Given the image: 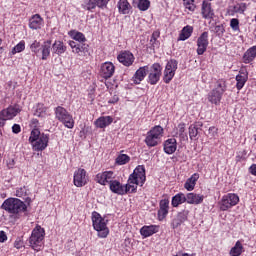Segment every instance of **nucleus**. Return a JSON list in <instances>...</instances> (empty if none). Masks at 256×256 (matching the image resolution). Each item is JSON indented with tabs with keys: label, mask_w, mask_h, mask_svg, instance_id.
I'll list each match as a JSON object with an SVG mask.
<instances>
[{
	"label": "nucleus",
	"mask_w": 256,
	"mask_h": 256,
	"mask_svg": "<svg viewBox=\"0 0 256 256\" xmlns=\"http://www.w3.org/2000/svg\"><path fill=\"white\" fill-rule=\"evenodd\" d=\"M1 209L11 214L13 219H21V215L27 211V204L19 198H8L2 203Z\"/></svg>",
	"instance_id": "obj_1"
},
{
	"label": "nucleus",
	"mask_w": 256,
	"mask_h": 256,
	"mask_svg": "<svg viewBox=\"0 0 256 256\" xmlns=\"http://www.w3.org/2000/svg\"><path fill=\"white\" fill-rule=\"evenodd\" d=\"M147 181V176L145 175V166L139 165L133 171V173L128 178V184L124 185L127 193H135L137 191V185L143 187Z\"/></svg>",
	"instance_id": "obj_2"
},
{
	"label": "nucleus",
	"mask_w": 256,
	"mask_h": 256,
	"mask_svg": "<svg viewBox=\"0 0 256 256\" xmlns=\"http://www.w3.org/2000/svg\"><path fill=\"white\" fill-rule=\"evenodd\" d=\"M29 142L31 143L34 151H45L49 145V135L42 133L39 129L34 128L31 131Z\"/></svg>",
	"instance_id": "obj_3"
},
{
	"label": "nucleus",
	"mask_w": 256,
	"mask_h": 256,
	"mask_svg": "<svg viewBox=\"0 0 256 256\" xmlns=\"http://www.w3.org/2000/svg\"><path fill=\"white\" fill-rule=\"evenodd\" d=\"M92 223L95 231L98 233V237L105 239L109 235V228H107V220L101 217V214L97 212L92 213Z\"/></svg>",
	"instance_id": "obj_4"
},
{
	"label": "nucleus",
	"mask_w": 256,
	"mask_h": 256,
	"mask_svg": "<svg viewBox=\"0 0 256 256\" xmlns=\"http://www.w3.org/2000/svg\"><path fill=\"white\" fill-rule=\"evenodd\" d=\"M55 117L60 123H63L67 129H73L75 127V120H73V116L69 114L67 109L63 106H57L54 109Z\"/></svg>",
	"instance_id": "obj_5"
},
{
	"label": "nucleus",
	"mask_w": 256,
	"mask_h": 256,
	"mask_svg": "<svg viewBox=\"0 0 256 256\" xmlns=\"http://www.w3.org/2000/svg\"><path fill=\"white\" fill-rule=\"evenodd\" d=\"M163 133L164 130L161 126H154L150 131H148L144 140L147 147H157V145L161 143Z\"/></svg>",
	"instance_id": "obj_6"
},
{
	"label": "nucleus",
	"mask_w": 256,
	"mask_h": 256,
	"mask_svg": "<svg viewBox=\"0 0 256 256\" xmlns=\"http://www.w3.org/2000/svg\"><path fill=\"white\" fill-rule=\"evenodd\" d=\"M45 239V230L41 226H36L29 238V243L34 251H41V245Z\"/></svg>",
	"instance_id": "obj_7"
},
{
	"label": "nucleus",
	"mask_w": 256,
	"mask_h": 256,
	"mask_svg": "<svg viewBox=\"0 0 256 256\" xmlns=\"http://www.w3.org/2000/svg\"><path fill=\"white\" fill-rule=\"evenodd\" d=\"M239 203V196L235 193H229L222 197L220 201V210L227 211Z\"/></svg>",
	"instance_id": "obj_8"
},
{
	"label": "nucleus",
	"mask_w": 256,
	"mask_h": 256,
	"mask_svg": "<svg viewBox=\"0 0 256 256\" xmlns=\"http://www.w3.org/2000/svg\"><path fill=\"white\" fill-rule=\"evenodd\" d=\"M20 112L21 108L19 107V104L11 105L0 112V120L3 121V124L5 125V121H9V119L17 117V114Z\"/></svg>",
	"instance_id": "obj_9"
},
{
	"label": "nucleus",
	"mask_w": 256,
	"mask_h": 256,
	"mask_svg": "<svg viewBox=\"0 0 256 256\" xmlns=\"http://www.w3.org/2000/svg\"><path fill=\"white\" fill-rule=\"evenodd\" d=\"M89 178L87 177V171L83 168H79L74 172V185L75 187H85Z\"/></svg>",
	"instance_id": "obj_10"
},
{
	"label": "nucleus",
	"mask_w": 256,
	"mask_h": 256,
	"mask_svg": "<svg viewBox=\"0 0 256 256\" xmlns=\"http://www.w3.org/2000/svg\"><path fill=\"white\" fill-rule=\"evenodd\" d=\"M209 47V32H203L197 39V54L203 55Z\"/></svg>",
	"instance_id": "obj_11"
},
{
	"label": "nucleus",
	"mask_w": 256,
	"mask_h": 256,
	"mask_svg": "<svg viewBox=\"0 0 256 256\" xmlns=\"http://www.w3.org/2000/svg\"><path fill=\"white\" fill-rule=\"evenodd\" d=\"M109 1L110 0H84L82 3V8H84L86 11H92V9H95V7L103 9L104 7H107Z\"/></svg>",
	"instance_id": "obj_12"
},
{
	"label": "nucleus",
	"mask_w": 256,
	"mask_h": 256,
	"mask_svg": "<svg viewBox=\"0 0 256 256\" xmlns=\"http://www.w3.org/2000/svg\"><path fill=\"white\" fill-rule=\"evenodd\" d=\"M161 75H162L161 66L160 65L152 66L148 73V83L150 85H157V83H159L161 79Z\"/></svg>",
	"instance_id": "obj_13"
},
{
	"label": "nucleus",
	"mask_w": 256,
	"mask_h": 256,
	"mask_svg": "<svg viewBox=\"0 0 256 256\" xmlns=\"http://www.w3.org/2000/svg\"><path fill=\"white\" fill-rule=\"evenodd\" d=\"M113 179H115V173L113 171H105L102 173H98L95 177L96 183H99L100 185H109L111 182H113Z\"/></svg>",
	"instance_id": "obj_14"
},
{
	"label": "nucleus",
	"mask_w": 256,
	"mask_h": 256,
	"mask_svg": "<svg viewBox=\"0 0 256 256\" xmlns=\"http://www.w3.org/2000/svg\"><path fill=\"white\" fill-rule=\"evenodd\" d=\"M247 79H249V73L247 72V68L245 66H243L240 71L239 74L236 76V89H238V91H241L242 87H245V83H247Z\"/></svg>",
	"instance_id": "obj_15"
},
{
	"label": "nucleus",
	"mask_w": 256,
	"mask_h": 256,
	"mask_svg": "<svg viewBox=\"0 0 256 256\" xmlns=\"http://www.w3.org/2000/svg\"><path fill=\"white\" fill-rule=\"evenodd\" d=\"M117 59L119 61V63H122V65H133V63L135 62V56L133 55V53H131V51H121L118 56Z\"/></svg>",
	"instance_id": "obj_16"
},
{
	"label": "nucleus",
	"mask_w": 256,
	"mask_h": 256,
	"mask_svg": "<svg viewBox=\"0 0 256 256\" xmlns=\"http://www.w3.org/2000/svg\"><path fill=\"white\" fill-rule=\"evenodd\" d=\"M185 198L186 203H188L189 205H201V203H203V200L205 199V196L191 192L187 193L185 195Z\"/></svg>",
	"instance_id": "obj_17"
},
{
	"label": "nucleus",
	"mask_w": 256,
	"mask_h": 256,
	"mask_svg": "<svg viewBox=\"0 0 256 256\" xmlns=\"http://www.w3.org/2000/svg\"><path fill=\"white\" fill-rule=\"evenodd\" d=\"M175 71H177V65H166V68L164 70V77L163 81L166 84L171 83L173 80V77H175Z\"/></svg>",
	"instance_id": "obj_18"
},
{
	"label": "nucleus",
	"mask_w": 256,
	"mask_h": 256,
	"mask_svg": "<svg viewBox=\"0 0 256 256\" xmlns=\"http://www.w3.org/2000/svg\"><path fill=\"white\" fill-rule=\"evenodd\" d=\"M177 151V139L169 138L164 142V152L167 155H173Z\"/></svg>",
	"instance_id": "obj_19"
},
{
	"label": "nucleus",
	"mask_w": 256,
	"mask_h": 256,
	"mask_svg": "<svg viewBox=\"0 0 256 256\" xmlns=\"http://www.w3.org/2000/svg\"><path fill=\"white\" fill-rule=\"evenodd\" d=\"M110 191L116 195H126L125 185L121 184V182L117 180L110 182Z\"/></svg>",
	"instance_id": "obj_20"
},
{
	"label": "nucleus",
	"mask_w": 256,
	"mask_h": 256,
	"mask_svg": "<svg viewBox=\"0 0 256 256\" xmlns=\"http://www.w3.org/2000/svg\"><path fill=\"white\" fill-rule=\"evenodd\" d=\"M159 205L160 209L158 210V217L162 220L169 214V199H162Z\"/></svg>",
	"instance_id": "obj_21"
},
{
	"label": "nucleus",
	"mask_w": 256,
	"mask_h": 256,
	"mask_svg": "<svg viewBox=\"0 0 256 256\" xmlns=\"http://www.w3.org/2000/svg\"><path fill=\"white\" fill-rule=\"evenodd\" d=\"M201 11L204 19H213V15H215L213 9L211 8V3L205 0L202 2Z\"/></svg>",
	"instance_id": "obj_22"
},
{
	"label": "nucleus",
	"mask_w": 256,
	"mask_h": 256,
	"mask_svg": "<svg viewBox=\"0 0 256 256\" xmlns=\"http://www.w3.org/2000/svg\"><path fill=\"white\" fill-rule=\"evenodd\" d=\"M43 25V18L39 14L33 15L29 20V27L30 29H41V26Z\"/></svg>",
	"instance_id": "obj_23"
},
{
	"label": "nucleus",
	"mask_w": 256,
	"mask_h": 256,
	"mask_svg": "<svg viewBox=\"0 0 256 256\" xmlns=\"http://www.w3.org/2000/svg\"><path fill=\"white\" fill-rule=\"evenodd\" d=\"M113 123V118L111 116H102L95 121L96 127L99 129H105Z\"/></svg>",
	"instance_id": "obj_24"
},
{
	"label": "nucleus",
	"mask_w": 256,
	"mask_h": 256,
	"mask_svg": "<svg viewBox=\"0 0 256 256\" xmlns=\"http://www.w3.org/2000/svg\"><path fill=\"white\" fill-rule=\"evenodd\" d=\"M147 76V66L140 67L134 74L133 81L136 85H139L143 79Z\"/></svg>",
	"instance_id": "obj_25"
},
{
	"label": "nucleus",
	"mask_w": 256,
	"mask_h": 256,
	"mask_svg": "<svg viewBox=\"0 0 256 256\" xmlns=\"http://www.w3.org/2000/svg\"><path fill=\"white\" fill-rule=\"evenodd\" d=\"M100 73L104 79H110L115 73V65H102Z\"/></svg>",
	"instance_id": "obj_26"
},
{
	"label": "nucleus",
	"mask_w": 256,
	"mask_h": 256,
	"mask_svg": "<svg viewBox=\"0 0 256 256\" xmlns=\"http://www.w3.org/2000/svg\"><path fill=\"white\" fill-rule=\"evenodd\" d=\"M222 98L223 94L214 89L208 94V101L210 103H213L214 105H219V103H221Z\"/></svg>",
	"instance_id": "obj_27"
},
{
	"label": "nucleus",
	"mask_w": 256,
	"mask_h": 256,
	"mask_svg": "<svg viewBox=\"0 0 256 256\" xmlns=\"http://www.w3.org/2000/svg\"><path fill=\"white\" fill-rule=\"evenodd\" d=\"M117 7L119 13L122 15H129V11H131V4H129V1L127 0H119Z\"/></svg>",
	"instance_id": "obj_28"
},
{
	"label": "nucleus",
	"mask_w": 256,
	"mask_h": 256,
	"mask_svg": "<svg viewBox=\"0 0 256 256\" xmlns=\"http://www.w3.org/2000/svg\"><path fill=\"white\" fill-rule=\"evenodd\" d=\"M67 51V46L61 41H55L52 45V53L56 55H63Z\"/></svg>",
	"instance_id": "obj_29"
},
{
	"label": "nucleus",
	"mask_w": 256,
	"mask_h": 256,
	"mask_svg": "<svg viewBox=\"0 0 256 256\" xmlns=\"http://www.w3.org/2000/svg\"><path fill=\"white\" fill-rule=\"evenodd\" d=\"M256 57V45L249 48L243 55V61L246 64L251 63Z\"/></svg>",
	"instance_id": "obj_30"
},
{
	"label": "nucleus",
	"mask_w": 256,
	"mask_h": 256,
	"mask_svg": "<svg viewBox=\"0 0 256 256\" xmlns=\"http://www.w3.org/2000/svg\"><path fill=\"white\" fill-rule=\"evenodd\" d=\"M193 35V26H185L179 35L178 41H187Z\"/></svg>",
	"instance_id": "obj_31"
},
{
	"label": "nucleus",
	"mask_w": 256,
	"mask_h": 256,
	"mask_svg": "<svg viewBox=\"0 0 256 256\" xmlns=\"http://www.w3.org/2000/svg\"><path fill=\"white\" fill-rule=\"evenodd\" d=\"M155 233H157V226H143L140 229V234L142 237H151V235H155Z\"/></svg>",
	"instance_id": "obj_32"
},
{
	"label": "nucleus",
	"mask_w": 256,
	"mask_h": 256,
	"mask_svg": "<svg viewBox=\"0 0 256 256\" xmlns=\"http://www.w3.org/2000/svg\"><path fill=\"white\" fill-rule=\"evenodd\" d=\"M51 47V40H47L41 45L40 49L42 51V59L44 61L47 60L49 55H51Z\"/></svg>",
	"instance_id": "obj_33"
},
{
	"label": "nucleus",
	"mask_w": 256,
	"mask_h": 256,
	"mask_svg": "<svg viewBox=\"0 0 256 256\" xmlns=\"http://www.w3.org/2000/svg\"><path fill=\"white\" fill-rule=\"evenodd\" d=\"M183 203H186L185 194L178 193L172 197V207H179L180 205H183Z\"/></svg>",
	"instance_id": "obj_34"
},
{
	"label": "nucleus",
	"mask_w": 256,
	"mask_h": 256,
	"mask_svg": "<svg viewBox=\"0 0 256 256\" xmlns=\"http://www.w3.org/2000/svg\"><path fill=\"white\" fill-rule=\"evenodd\" d=\"M241 253H243V244H241V241H237L235 245L231 248L229 255L241 256Z\"/></svg>",
	"instance_id": "obj_35"
},
{
	"label": "nucleus",
	"mask_w": 256,
	"mask_h": 256,
	"mask_svg": "<svg viewBox=\"0 0 256 256\" xmlns=\"http://www.w3.org/2000/svg\"><path fill=\"white\" fill-rule=\"evenodd\" d=\"M214 91L220 92L222 95L227 91V81L225 79H219L215 83Z\"/></svg>",
	"instance_id": "obj_36"
},
{
	"label": "nucleus",
	"mask_w": 256,
	"mask_h": 256,
	"mask_svg": "<svg viewBox=\"0 0 256 256\" xmlns=\"http://www.w3.org/2000/svg\"><path fill=\"white\" fill-rule=\"evenodd\" d=\"M34 115L35 117H41L42 119H45V117H47V107H45L43 104H38L36 106Z\"/></svg>",
	"instance_id": "obj_37"
},
{
	"label": "nucleus",
	"mask_w": 256,
	"mask_h": 256,
	"mask_svg": "<svg viewBox=\"0 0 256 256\" xmlns=\"http://www.w3.org/2000/svg\"><path fill=\"white\" fill-rule=\"evenodd\" d=\"M197 174H194L192 177H190L184 184V187L187 191H193L195 189V183H197Z\"/></svg>",
	"instance_id": "obj_38"
},
{
	"label": "nucleus",
	"mask_w": 256,
	"mask_h": 256,
	"mask_svg": "<svg viewBox=\"0 0 256 256\" xmlns=\"http://www.w3.org/2000/svg\"><path fill=\"white\" fill-rule=\"evenodd\" d=\"M197 135H199V126L197 124H191L189 126V137L191 141H196Z\"/></svg>",
	"instance_id": "obj_39"
},
{
	"label": "nucleus",
	"mask_w": 256,
	"mask_h": 256,
	"mask_svg": "<svg viewBox=\"0 0 256 256\" xmlns=\"http://www.w3.org/2000/svg\"><path fill=\"white\" fill-rule=\"evenodd\" d=\"M129 161H131V158L127 154H120L116 158L117 165H127V163H129Z\"/></svg>",
	"instance_id": "obj_40"
},
{
	"label": "nucleus",
	"mask_w": 256,
	"mask_h": 256,
	"mask_svg": "<svg viewBox=\"0 0 256 256\" xmlns=\"http://www.w3.org/2000/svg\"><path fill=\"white\" fill-rule=\"evenodd\" d=\"M22 51H25V41H20L16 46H14L11 54L15 55L17 53H21Z\"/></svg>",
	"instance_id": "obj_41"
},
{
	"label": "nucleus",
	"mask_w": 256,
	"mask_h": 256,
	"mask_svg": "<svg viewBox=\"0 0 256 256\" xmlns=\"http://www.w3.org/2000/svg\"><path fill=\"white\" fill-rule=\"evenodd\" d=\"M151 7V1L149 0H139L138 1V9L140 11H147Z\"/></svg>",
	"instance_id": "obj_42"
},
{
	"label": "nucleus",
	"mask_w": 256,
	"mask_h": 256,
	"mask_svg": "<svg viewBox=\"0 0 256 256\" xmlns=\"http://www.w3.org/2000/svg\"><path fill=\"white\" fill-rule=\"evenodd\" d=\"M178 134L180 139H182L183 141H187L188 136L187 133H185V124L181 123L178 125Z\"/></svg>",
	"instance_id": "obj_43"
},
{
	"label": "nucleus",
	"mask_w": 256,
	"mask_h": 256,
	"mask_svg": "<svg viewBox=\"0 0 256 256\" xmlns=\"http://www.w3.org/2000/svg\"><path fill=\"white\" fill-rule=\"evenodd\" d=\"M213 31L217 35V37H222L223 35H225V26L223 24L216 25Z\"/></svg>",
	"instance_id": "obj_44"
},
{
	"label": "nucleus",
	"mask_w": 256,
	"mask_h": 256,
	"mask_svg": "<svg viewBox=\"0 0 256 256\" xmlns=\"http://www.w3.org/2000/svg\"><path fill=\"white\" fill-rule=\"evenodd\" d=\"M184 7L188 9V11H195L196 7L195 6V0H183Z\"/></svg>",
	"instance_id": "obj_45"
},
{
	"label": "nucleus",
	"mask_w": 256,
	"mask_h": 256,
	"mask_svg": "<svg viewBox=\"0 0 256 256\" xmlns=\"http://www.w3.org/2000/svg\"><path fill=\"white\" fill-rule=\"evenodd\" d=\"M73 53H76L77 55H81V48H80V45L79 43L75 42V41H71L69 43Z\"/></svg>",
	"instance_id": "obj_46"
},
{
	"label": "nucleus",
	"mask_w": 256,
	"mask_h": 256,
	"mask_svg": "<svg viewBox=\"0 0 256 256\" xmlns=\"http://www.w3.org/2000/svg\"><path fill=\"white\" fill-rule=\"evenodd\" d=\"M189 217V210H183L178 213L176 218H178L182 223H185V220Z\"/></svg>",
	"instance_id": "obj_47"
},
{
	"label": "nucleus",
	"mask_w": 256,
	"mask_h": 256,
	"mask_svg": "<svg viewBox=\"0 0 256 256\" xmlns=\"http://www.w3.org/2000/svg\"><path fill=\"white\" fill-rule=\"evenodd\" d=\"M230 27L233 31H239V19L232 18L230 20Z\"/></svg>",
	"instance_id": "obj_48"
},
{
	"label": "nucleus",
	"mask_w": 256,
	"mask_h": 256,
	"mask_svg": "<svg viewBox=\"0 0 256 256\" xmlns=\"http://www.w3.org/2000/svg\"><path fill=\"white\" fill-rule=\"evenodd\" d=\"M159 35H161V33L159 31H155L152 33V36L150 39V43H151L152 47H155V45L157 43V39H159Z\"/></svg>",
	"instance_id": "obj_49"
},
{
	"label": "nucleus",
	"mask_w": 256,
	"mask_h": 256,
	"mask_svg": "<svg viewBox=\"0 0 256 256\" xmlns=\"http://www.w3.org/2000/svg\"><path fill=\"white\" fill-rule=\"evenodd\" d=\"M41 48V43L35 40L31 46L30 49L33 51V53H39V49Z\"/></svg>",
	"instance_id": "obj_50"
},
{
	"label": "nucleus",
	"mask_w": 256,
	"mask_h": 256,
	"mask_svg": "<svg viewBox=\"0 0 256 256\" xmlns=\"http://www.w3.org/2000/svg\"><path fill=\"white\" fill-rule=\"evenodd\" d=\"M74 39L75 41H78L79 43H85V41L87 40L85 38V35L81 32H77L75 35H74Z\"/></svg>",
	"instance_id": "obj_51"
},
{
	"label": "nucleus",
	"mask_w": 256,
	"mask_h": 256,
	"mask_svg": "<svg viewBox=\"0 0 256 256\" xmlns=\"http://www.w3.org/2000/svg\"><path fill=\"white\" fill-rule=\"evenodd\" d=\"M80 45V55H87L89 53V45L85 43H79Z\"/></svg>",
	"instance_id": "obj_52"
},
{
	"label": "nucleus",
	"mask_w": 256,
	"mask_h": 256,
	"mask_svg": "<svg viewBox=\"0 0 256 256\" xmlns=\"http://www.w3.org/2000/svg\"><path fill=\"white\" fill-rule=\"evenodd\" d=\"M24 195H27V188L21 187L16 190V197H24Z\"/></svg>",
	"instance_id": "obj_53"
},
{
	"label": "nucleus",
	"mask_w": 256,
	"mask_h": 256,
	"mask_svg": "<svg viewBox=\"0 0 256 256\" xmlns=\"http://www.w3.org/2000/svg\"><path fill=\"white\" fill-rule=\"evenodd\" d=\"M182 223L183 222L176 217L172 220V228L177 229V227H181Z\"/></svg>",
	"instance_id": "obj_54"
},
{
	"label": "nucleus",
	"mask_w": 256,
	"mask_h": 256,
	"mask_svg": "<svg viewBox=\"0 0 256 256\" xmlns=\"http://www.w3.org/2000/svg\"><path fill=\"white\" fill-rule=\"evenodd\" d=\"M12 133H15L16 135L21 133V126L19 124H14L12 126Z\"/></svg>",
	"instance_id": "obj_55"
},
{
	"label": "nucleus",
	"mask_w": 256,
	"mask_h": 256,
	"mask_svg": "<svg viewBox=\"0 0 256 256\" xmlns=\"http://www.w3.org/2000/svg\"><path fill=\"white\" fill-rule=\"evenodd\" d=\"M7 241V234H5V231H0V243H5Z\"/></svg>",
	"instance_id": "obj_56"
},
{
	"label": "nucleus",
	"mask_w": 256,
	"mask_h": 256,
	"mask_svg": "<svg viewBox=\"0 0 256 256\" xmlns=\"http://www.w3.org/2000/svg\"><path fill=\"white\" fill-rule=\"evenodd\" d=\"M14 247L16 249H21V247H23V242L21 241V239H18L14 242Z\"/></svg>",
	"instance_id": "obj_57"
},
{
	"label": "nucleus",
	"mask_w": 256,
	"mask_h": 256,
	"mask_svg": "<svg viewBox=\"0 0 256 256\" xmlns=\"http://www.w3.org/2000/svg\"><path fill=\"white\" fill-rule=\"evenodd\" d=\"M7 167H8V169H13V167H15V160L10 159V160L7 162Z\"/></svg>",
	"instance_id": "obj_58"
},
{
	"label": "nucleus",
	"mask_w": 256,
	"mask_h": 256,
	"mask_svg": "<svg viewBox=\"0 0 256 256\" xmlns=\"http://www.w3.org/2000/svg\"><path fill=\"white\" fill-rule=\"evenodd\" d=\"M249 171L252 175L256 176V164H252L249 168Z\"/></svg>",
	"instance_id": "obj_59"
},
{
	"label": "nucleus",
	"mask_w": 256,
	"mask_h": 256,
	"mask_svg": "<svg viewBox=\"0 0 256 256\" xmlns=\"http://www.w3.org/2000/svg\"><path fill=\"white\" fill-rule=\"evenodd\" d=\"M119 101V97L115 96L112 100H109L108 103H117Z\"/></svg>",
	"instance_id": "obj_60"
},
{
	"label": "nucleus",
	"mask_w": 256,
	"mask_h": 256,
	"mask_svg": "<svg viewBox=\"0 0 256 256\" xmlns=\"http://www.w3.org/2000/svg\"><path fill=\"white\" fill-rule=\"evenodd\" d=\"M209 132L211 133H217V128H215L214 126L209 128Z\"/></svg>",
	"instance_id": "obj_61"
},
{
	"label": "nucleus",
	"mask_w": 256,
	"mask_h": 256,
	"mask_svg": "<svg viewBox=\"0 0 256 256\" xmlns=\"http://www.w3.org/2000/svg\"><path fill=\"white\" fill-rule=\"evenodd\" d=\"M32 123H33L34 125H37V123H39V120H37V119H32Z\"/></svg>",
	"instance_id": "obj_62"
},
{
	"label": "nucleus",
	"mask_w": 256,
	"mask_h": 256,
	"mask_svg": "<svg viewBox=\"0 0 256 256\" xmlns=\"http://www.w3.org/2000/svg\"><path fill=\"white\" fill-rule=\"evenodd\" d=\"M102 65H113V63L112 62H104V63H102Z\"/></svg>",
	"instance_id": "obj_63"
},
{
	"label": "nucleus",
	"mask_w": 256,
	"mask_h": 256,
	"mask_svg": "<svg viewBox=\"0 0 256 256\" xmlns=\"http://www.w3.org/2000/svg\"><path fill=\"white\" fill-rule=\"evenodd\" d=\"M3 51H4L3 47H0V55H2Z\"/></svg>",
	"instance_id": "obj_64"
}]
</instances>
